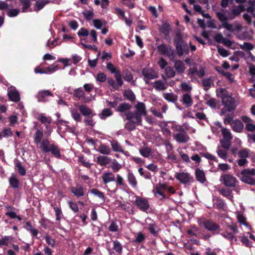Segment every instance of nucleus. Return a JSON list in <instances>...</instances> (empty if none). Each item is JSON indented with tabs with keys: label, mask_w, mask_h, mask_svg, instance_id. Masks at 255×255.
Wrapping results in <instances>:
<instances>
[{
	"label": "nucleus",
	"mask_w": 255,
	"mask_h": 255,
	"mask_svg": "<svg viewBox=\"0 0 255 255\" xmlns=\"http://www.w3.org/2000/svg\"><path fill=\"white\" fill-rule=\"evenodd\" d=\"M111 145L113 151L116 152H124L122 147L120 143L116 140H112L111 141Z\"/></svg>",
	"instance_id": "obj_35"
},
{
	"label": "nucleus",
	"mask_w": 255,
	"mask_h": 255,
	"mask_svg": "<svg viewBox=\"0 0 255 255\" xmlns=\"http://www.w3.org/2000/svg\"><path fill=\"white\" fill-rule=\"evenodd\" d=\"M175 178L181 183L183 184H189L193 181V177L188 172L183 171L176 172Z\"/></svg>",
	"instance_id": "obj_9"
},
{
	"label": "nucleus",
	"mask_w": 255,
	"mask_h": 255,
	"mask_svg": "<svg viewBox=\"0 0 255 255\" xmlns=\"http://www.w3.org/2000/svg\"><path fill=\"white\" fill-rule=\"evenodd\" d=\"M115 78L116 79V83L119 86V88L121 87L123 84V81L122 80V75L121 72H118L117 74H115Z\"/></svg>",
	"instance_id": "obj_54"
},
{
	"label": "nucleus",
	"mask_w": 255,
	"mask_h": 255,
	"mask_svg": "<svg viewBox=\"0 0 255 255\" xmlns=\"http://www.w3.org/2000/svg\"><path fill=\"white\" fill-rule=\"evenodd\" d=\"M91 193L99 198L102 199L103 201H105L104 195L103 192L97 189H93L91 191Z\"/></svg>",
	"instance_id": "obj_52"
},
{
	"label": "nucleus",
	"mask_w": 255,
	"mask_h": 255,
	"mask_svg": "<svg viewBox=\"0 0 255 255\" xmlns=\"http://www.w3.org/2000/svg\"><path fill=\"white\" fill-rule=\"evenodd\" d=\"M163 97L167 101L170 102H175L177 100V96L172 93H164Z\"/></svg>",
	"instance_id": "obj_36"
},
{
	"label": "nucleus",
	"mask_w": 255,
	"mask_h": 255,
	"mask_svg": "<svg viewBox=\"0 0 255 255\" xmlns=\"http://www.w3.org/2000/svg\"><path fill=\"white\" fill-rule=\"evenodd\" d=\"M68 204L70 208L74 212L77 213L79 211V208L77 204L72 201H68Z\"/></svg>",
	"instance_id": "obj_61"
},
{
	"label": "nucleus",
	"mask_w": 255,
	"mask_h": 255,
	"mask_svg": "<svg viewBox=\"0 0 255 255\" xmlns=\"http://www.w3.org/2000/svg\"><path fill=\"white\" fill-rule=\"evenodd\" d=\"M243 11L242 5L237 6L230 11L228 17L223 11H216V15L221 22L219 28H224L228 31L234 33L238 39H243L244 36L240 33L243 29L242 24L238 22L231 23L228 21V19L232 20L235 18Z\"/></svg>",
	"instance_id": "obj_1"
},
{
	"label": "nucleus",
	"mask_w": 255,
	"mask_h": 255,
	"mask_svg": "<svg viewBox=\"0 0 255 255\" xmlns=\"http://www.w3.org/2000/svg\"><path fill=\"white\" fill-rule=\"evenodd\" d=\"M203 85L204 87V89L207 90L209 89L211 86L213 84V81L211 78L205 79L203 80Z\"/></svg>",
	"instance_id": "obj_50"
},
{
	"label": "nucleus",
	"mask_w": 255,
	"mask_h": 255,
	"mask_svg": "<svg viewBox=\"0 0 255 255\" xmlns=\"http://www.w3.org/2000/svg\"><path fill=\"white\" fill-rule=\"evenodd\" d=\"M53 94L49 90H41L38 92L36 95V98L38 102H45L47 101V97L48 96H52Z\"/></svg>",
	"instance_id": "obj_16"
},
{
	"label": "nucleus",
	"mask_w": 255,
	"mask_h": 255,
	"mask_svg": "<svg viewBox=\"0 0 255 255\" xmlns=\"http://www.w3.org/2000/svg\"><path fill=\"white\" fill-rule=\"evenodd\" d=\"M134 203L136 207L142 211H146L149 207V203L146 198L139 196L135 197Z\"/></svg>",
	"instance_id": "obj_11"
},
{
	"label": "nucleus",
	"mask_w": 255,
	"mask_h": 255,
	"mask_svg": "<svg viewBox=\"0 0 255 255\" xmlns=\"http://www.w3.org/2000/svg\"><path fill=\"white\" fill-rule=\"evenodd\" d=\"M83 14L87 20H91L94 16V13L89 10H85L83 12Z\"/></svg>",
	"instance_id": "obj_57"
},
{
	"label": "nucleus",
	"mask_w": 255,
	"mask_h": 255,
	"mask_svg": "<svg viewBox=\"0 0 255 255\" xmlns=\"http://www.w3.org/2000/svg\"><path fill=\"white\" fill-rule=\"evenodd\" d=\"M176 49L177 54L181 56L184 54H187L189 52L188 46L182 40H178L176 44Z\"/></svg>",
	"instance_id": "obj_12"
},
{
	"label": "nucleus",
	"mask_w": 255,
	"mask_h": 255,
	"mask_svg": "<svg viewBox=\"0 0 255 255\" xmlns=\"http://www.w3.org/2000/svg\"><path fill=\"white\" fill-rule=\"evenodd\" d=\"M13 239V237L10 236H5L2 238L0 239V246H8L9 243H10Z\"/></svg>",
	"instance_id": "obj_39"
},
{
	"label": "nucleus",
	"mask_w": 255,
	"mask_h": 255,
	"mask_svg": "<svg viewBox=\"0 0 255 255\" xmlns=\"http://www.w3.org/2000/svg\"><path fill=\"white\" fill-rule=\"evenodd\" d=\"M248 3L249 6L246 8V10L255 17V0H250Z\"/></svg>",
	"instance_id": "obj_30"
},
{
	"label": "nucleus",
	"mask_w": 255,
	"mask_h": 255,
	"mask_svg": "<svg viewBox=\"0 0 255 255\" xmlns=\"http://www.w3.org/2000/svg\"><path fill=\"white\" fill-rule=\"evenodd\" d=\"M9 182L10 186L12 188H16L18 187L19 181L17 180V179L14 176H12L9 178Z\"/></svg>",
	"instance_id": "obj_47"
},
{
	"label": "nucleus",
	"mask_w": 255,
	"mask_h": 255,
	"mask_svg": "<svg viewBox=\"0 0 255 255\" xmlns=\"http://www.w3.org/2000/svg\"><path fill=\"white\" fill-rule=\"evenodd\" d=\"M217 97L222 99L224 107L221 110V114L225 115L226 112H230L235 110V100L224 89L220 88L216 90Z\"/></svg>",
	"instance_id": "obj_2"
},
{
	"label": "nucleus",
	"mask_w": 255,
	"mask_h": 255,
	"mask_svg": "<svg viewBox=\"0 0 255 255\" xmlns=\"http://www.w3.org/2000/svg\"><path fill=\"white\" fill-rule=\"evenodd\" d=\"M79 109L81 114L84 116L90 115L93 116L96 115L95 114H93L92 110L86 105H80L79 106Z\"/></svg>",
	"instance_id": "obj_23"
},
{
	"label": "nucleus",
	"mask_w": 255,
	"mask_h": 255,
	"mask_svg": "<svg viewBox=\"0 0 255 255\" xmlns=\"http://www.w3.org/2000/svg\"><path fill=\"white\" fill-rule=\"evenodd\" d=\"M71 114L73 119L76 122L81 121V116L76 109H71Z\"/></svg>",
	"instance_id": "obj_43"
},
{
	"label": "nucleus",
	"mask_w": 255,
	"mask_h": 255,
	"mask_svg": "<svg viewBox=\"0 0 255 255\" xmlns=\"http://www.w3.org/2000/svg\"><path fill=\"white\" fill-rule=\"evenodd\" d=\"M217 153L218 155L222 159H226L227 157V151L219 148L217 150Z\"/></svg>",
	"instance_id": "obj_62"
},
{
	"label": "nucleus",
	"mask_w": 255,
	"mask_h": 255,
	"mask_svg": "<svg viewBox=\"0 0 255 255\" xmlns=\"http://www.w3.org/2000/svg\"><path fill=\"white\" fill-rule=\"evenodd\" d=\"M131 108V106L130 104L123 103L119 105L117 109V111L124 113L125 116L127 118V114L128 113H132V112L130 111Z\"/></svg>",
	"instance_id": "obj_18"
},
{
	"label": "nucleus",
	"mask_w": 255,
	"mask_h": 255,
	"mask_svg": "<svg viewBox=\"0 0 255 255\" xmlns=\"http://www.w3.org/2000/svg\"><path fill=\"white\" fill-rule=\"evenodd\" d=\"M237 218L238 221L241 225H244L245 226H248V224L246 221V218L239 212H237Z\"/></svg>",
	"instance_id": "obj_44"
},
{
	"label": "nucleus",
	"mask_w": 255,
	"mask_h": 255,
	"mask_svg": "<svg viewBox=\"0 0 255 255\" xmlns=\"http://www.w3.org/2000/svg\"><path fill=\"white\" fill-rule=\"evenodd\" d=\"M165 74L169 78L173 77L175 75V72L171 67H167L165 69Z\"/></svg>",
	"instance_id": "obj_53"
},
{
	"label": "nucleus",
	"mask_w": 255,
	"mask_h": 255,
	"mask_svg": "<svg viewBox=\"0 0 255 255\" xmlns=\"http://www.w3.org/2000/svg\"><path fill=\"white\" fill-rule=\"evenodd\" d=\"M157 49L160 54L166 56L170 60H173L174 58V51L170 46L161 44L157 46Z\"/></svg>",
	"instance_id": "obj_7"
},
{
	"label": "nucleus",
	"mask_w": 255,
	"mask_h": 255,
	"mask_svg": "<svg viewBox=\"0 0 255 255\" xmlns=\"http://www.w3.org/2000/svg\"><path fill=\"white\" fill-rule=\"evenodd\" d=\"M128 180L129 184L133 187H136L137 181L133 174L131 172H128Z\"/></svg>",
	"instance_id": "obj_33"
},
{
	"label": "nucleus",
	"mask_w": 255,
	"mask_h": 255,
	"mask_svg": "<svg viewBox=\"0 0 255 255\" xmlns=\"http://www.w3.org/2000/svg\"><path fill=\"white\" fill-rule=\"evenodd\" d=\"M174 67L177 72L179 73H183L185 69L184 63L180 60H177L175 62Z\"/></svg>",
	"instance_id": "obj_29"
},
{
	"label": "nucleus",
	"mask_w": 255,
	"mask_h": 255,
	"mask_svg": "<svg viewBox=\"0 0 255 255\" xmlns=\"http://www.w3.org/2000/svg\"><path fill=\"white\" fill-rule=\"evenodd\" d=\"M219 192L224 196L228 197L231 200H233V196L232 195V192L231 190L228 189H222L219 190Z\"/></svg>",
	"instance_id": "obj_41"
},
{
	"label": "nucleus",
	"mask_w": 255,
	"mask_h": 255,
	"mask_svg": "<svg viewBox=\"0 0 255 255\" xmlns=\"http://www.w3.org/2000/svg\"><path fill=\"white\" fill-rule=\"evenodd\" d=\"M124 96L127 99L131 101H134L135 99V97L134 93L130 90H126L124 93Z\"/></svg>",
	"instance_id": "obj_45"
},
{
	"label": "nucleus",
	"mask_w": 255,
	"mask_h": 255,
	"mask_svg": "<svg viewBox=\"0 0 255 255\" xmlns=\"http://www.w3.org/2000/svg\"><path fill=\"white\" fill-rule=\"evenodd\" d=\"M134 107L135 111L128 114L142 121V117L146 116L147 113L145 104L141 102H137Z\"/></svg>",
	"instance_id": "obj_5"
},
{
	"label": "nucleus",
	"mask_w": 255,
	"mask_h": 255,
	"mask_svg": "<svg viewBox=\"0 0 255 255\" xmlns=\"http://www.w3.org/2000/svg\"><path fill=\"white\" fill-rule=\"evenodd\" d=\"M180 87L182 90L186 92H190L192 88L191 85L186 82H182Z\"/></svg>",
	"instance_id": "obj_55"
},
{
	"label": "nucleus",
	"mask_w": 255,
	"mask_h": 255,
	"mask_svg": "<svg viewBox=\"0 0 255 255\" xmlns=\"http://www.w3.org/2000/svg\"><path fill=\"white\" fill-rule=\"evenodd\" d=\"M142 75L144 76V80L146 84H149V80L157 78L158 74L152 68H145L142 71Z\"/></svg>",
	"instance_id": "obj_10"
},
{
	"label": "nucleus",
	"mask_w": 255,
	"mask_h": 255,
	"mask_svg": "<svg viewBox=\"0 0 255 255\" xmlns=\"http://www.w3.org/2000/svg\"><path fill=\"white\" fill-rule=\"evenodd\" d=\"M216 125L219 128H221V132L223 137V139L228 140H231L232 139L233 135L230 129L222 127V124L220 122H217V123H216Z\"/></svg>",
	"instance_id": "obj_17"
},
{
	"label": "nucleus",
	"mask_w": 255,
	"mask_h": 255,
	"mask_svg": "<svg viewBox=\"0 0 255 255\" xmlns=\"http://www.w3.org/2000/svg\"><path fill=\"white\" fill-rule=\"evenodd\" d=\"M170 29V26L168 25L164 24L160 28V30L165 35H167L169 34Z\"/></svg>",
	"instance_id": "obj_59"
},
{
	"label": "nucleus",
	"mask_w": 255,
	"mask_h": 255,
	"mask_svg": "<svg viewBox=\"0 0 255 255\" xmlns=\"http://www.w3.org/2000/svg\"><path fill=\"white\" fill-rule=\"evenodd\" d=\"M218 102L214 98H211L206 102V104L212 108H215L217 106Z\"/></svg>",
	"instance_id": "obj_58"
},
{
	"label": "nucleus",
	"mask_w": 255,
	"mask_h": 255,
	"mask_svg": "<svg viewBox=\"0 0 255 255\" xmlns=\"http://www.w3.org/2000/svg\"><path fill=\"white\" fill-rule=\"evenodd\" d=\"M51 152L52 154L56 158H60L61 154L60 150L58 146L54 144H52L50 148L49 149V152Z\"/></svg>",
	"instance_id": "obj_37"
},
{
	"label": "nucleus",
	"mask_w": 255,
	"mask_h": 255,
	"mask_svg": "<svg viewBox=\"0 0 255 255\" xmlns=\"http://www.w3.org/2000/svg\"><path fill=\"white\" fill-rule=\"evenodd\" d=\"M7 95L10 101L18 102L20 101V96L18 92L13 86H11L7 89Z\"/></svg>",
	"instance_id": "obj_13"
},
{
	"label": "nucleus",
	"mask_w": 255,
	"mask_h": 255,
	"mask_svg": "<svg viewBox=\"0 0 255 255\" xmlns=\"http://www.w3.org/2000/svg\"><path fill=\"white\" fill-rule=\"evenodd\" d=\"M220 181L226 187H234L238 183V180L233 175L225 174L221 176Z\"/></svg>",
	"instance_id": "obj_8"
},
{
	"label": "nucleus",
	"mask_w": 255,
	"mask_h": 255,
	"mask_svg": "<svg viewBox=\"0 0 255 255\" xmlns=\"http://www.w3.org/2000/svg\"><path fill=\"white\" fill-rule=\"evenodd\" d=\"M196 179L201 183H204L206 179L204 171L200 169H197L195 172Z\"/></svg>",
	"instance_id": "obj_27"
},
{
	"label": "nucleus",
	"mask_w": 255,
	"mask_h": 255,
	"mask_svg": "<svg viewBox=\"0 0 255 255\" xmlns=\"http://www.w3.org/2000/svg\"><path fill=\"white\" fill-rule=\"evenodd\" d=\"M39 144H40V148L43 152H49V149L50 148L52 144L50 143V142L48 139H44Z\"/></svg>",
	"instance_id": "obj_26"
},
{
	"label": "nucleus",
	"mask_w": 255,
	"mask_h": 255,
	"mask_svg": "<svg viewBox=\"0 0 255 255\" xmlns=\"http://www.w3.org/2000/svg\"><path fill=\"white\" fill-rule=\"evenodd\" d=\"M157 228L154 224H150L148 225V230L151 234L153 235H156L157 233Z\"/></svg>",
	"instance_id": "obj_63"
},
{
	"label": "nucleus",
	"mask_w": 255,
	"mask_h": 255,
	"mask_svg": "<svg viewBox=\"0 0 255 255\" xmlns=\"http://www.w3.org/2000/svg\"><path fill=\"white\" fill-rule=\"evenodd\" d=\"M106 67L107 69L111 72V73L117 74L118 72H120L118 70L116 67L111 62H108L107 63Z\"/></svg>",
	"instance_id": "obj_51"
},
{
	"label": "nucleus",
	"mask_w": 255,
	"mask_h": 255,
	"mask_svg": "<svg viewBox=\"0 0 255 255\" xmlns=\"http://www.w3.org/2000/svg\"><path fill=\"white\" fill-rule=\"evenodd\" d=\"M254 176H255V169H246L241 172L240 177L243 182L254 185L255 184V180L253 177Z\"/></svg>",
	"instance_id": "obj_4"
},
{
	"label": "nucleus",
	"mask_w": 255,
	"mask_h": 255,
	"mask_svg": "<svg viewBox=\"0 0 255 255\" xmlns=\"http://www.w3.org/2000/svg\"><path fill=\"white\" fill-rule=\"evenodd\" d=\"M167 87L166 83L161 80H157L153 83V87L158 91L165 90Z\"/></svg>",
	"instance_id": "obj_22"
},
{
	"label": "nucleus",
	"mask_w": 255,
	"mask_h": 255,
	"mask_svg": "<svg viewBox=\"0 0 255 255\" xmlns=\"http://www.w3.org/2000/svg\"><path fill=\"white\" fill-rule=\"evenodd\" d=\"M127 120L128 121L125 126V128L128 131H131L135 129L136 126H141L142 121L133 117L129 114H127Z\"/></svg>",
	"instance_id": "obj_6"
},
{
	"label": "nucleus",
	"mask_w": 255,
	"mask_h": 255,
	"mask_svg": "<svg viewBox=\"0 0 255 255\" xmlns=\"http://www.w3.org/2000/svg\"><path fill=\"white\" fill-rule=\"evenodd\" d=\"M34 6V10L38 11L42 9L44 6L49 2L48 0H36Z\"/></svg>",
	"instance_id": "obj_24"
},
{
	"label": "nucleus",
	"mask_w": 255,
	"mask_h": 255,
	"mask_svg": "<svg viewBox=\"0 0 255 255\" xmlns=\"http://www.w3.org/2000/svg\"><path fill=\"white\" fill-rule=\"evenodd\" d=\"M167 187L166 183L159 184L157 185L155 188L153 190V192L156 196L158 195L160 199L165 198L164 190Z\"/></svg>",
	"instance_id": "obj_14"
},
{
	"label": "nucleus",
	"mask_w": 255,
	"mask_h": 255,
	"mask_svg": "<svg viewBox=\"0 0 255 255\" xmlns=\"http://www.w3.org/2000/svg\"><path fill=\"white\" fill-rule=\"evenodd\" d=\"M74 96L79 99L85 98V93L81 88L76 89L74 91Z\"/></svg>",
	"instance_id": "obj_46"
},
{
	"label": "nucleus",
	"mask_w": 255,
	"mask_h": 255,
	"mask_svg": "<svg viewBox=\"0 0 255 255\" xmlns=\"http://www.w3.org/2000/svg\"><path fill=\"white\" fill-rule=\"evenodd\" d=\"M98 151L104 154H109L111 152V149L105 144H101L98 147Z\"/></svg>",
	"instance_id": "obj_38"
},
{
	"label": "nucleus",
	"mask_w": 255,
	"mask_h": 255,
	"mask_svg": "<svg viewBox=\"0 0 255 255\" xmlns=\"http://www.w3.org/2000/svg\"><path fill=\"white\" fill-rule=\"evenodd\" d=\"M221 235L226 239L228 240H233V239H235V240L236 241L237 239L235 238V236L231 233H229L227 232H224L221 234Z\"/></svg>",
	"instance_id": "obj_60"
},
{
	"label": "nucleus",
	"mask_w": 255,
	"mask_h": 255,
	"mask_svg": "<svg viewBox=\"0 0 255 255\" xmlns=\"http://www.w3.org/2000/svg\"><path fill=\"white\" fill-rule=\"evenodd\" d=\"M71 192L77 197H82L84 195V188L81 186H77L71 188Z\"/></svg>",
	"instance_id": "obj_25"
},
{
	"label": "nucleus",
	"mask_w": 255,
	"mask_h": 255,
	"mask_svg": "<svg viewBox=\"0 0 255 255\" xmlns=\"http://www.w3.org/2000/svg\"><path fill=\"white\" fill-rule=\"evenodd\" d=\"M113 249L117 253L120 254L122 252V246L118 241H114Z\"/></svg>",
	"instance_id": "obj_49"
},
{
	"label": "nucleus",
	"mask_w": 255,
	"mask_h": 255,
	"mask_svg": "<svg viewBox=\"0 0 255 255\" xmlns=\"http://www.w3.org/2000/svg\"><path fill=\"white\" fill-rule=\"evenodd\" d=\"M1 133L2 134V137H8L12 135V132L9 128H4L2 131Z\"/></svg>",
	"instance_id": "obj_56"
},
{
	"label": "nucleus",
	"mask_w": 255,
	"mask_h": 255,
	"mask_svg": "<svg viewBox=\"0 0 255 255\" xmlns=\"http://www.w3.org/2000/svg\"><path fill=\"white\" fill-rule=\"evenodd\" d=\"M232 129L237 132H241L243 129L244 125L238 119H235L231 126Z\"/></svg>",
	"instance_id": "obj_20"
},
{
	"label": "nucleus",
	"mask_w": 255,
	"mask_h": 255,
	"mask_svg": "<svg viewBox=\"0 0 255 255\" xmlns=\"http://www.w3.org/2000/svg\"><path fill=\"white\" fill-rule=\"evenodd\" d=\"M181 102L186 106V107H190L193 104V100L191 95L189 93H186L182 96Z\"/></svg>",
	"instance_id": "obj_21"
},
{
	"label": "nucleus",
	"mask_w": 255,
	"mask_h": 255,
	"mask_svg": "<svg viewBox=\"0 0 255 255\" xmlns=\"http://www.w3.org/2000/svg\"><path fill=\"white\" fill-rule=\"evenodd\" d=\"M111 158L107 156L100 155L97 157V162L102 166H105L111 162Z\"/></svg>",
	"instance_id": "obj_28"
},
{
	"label": "nucleus",
	"mask_w": 255,
	"mask_h": 255,
	"mask_svg": "<svg viewBox=\"0 0 255 255\" xmlns=\"http://www.w3.org/2000/svg\"><path fill=\"white\" fill-rule=\"evenodd\" d=\"M171 128L178 132L173 134V138L178 143H186L189 140V136L182 126L173 123Z\"/></svg>",
	"instance_id": "obj_3"
},
{
	"label": "nucleus",
	"mask_w": 255,
	"mask_h": 255,
	"mask_svg": "<svg viewBox=\"0 0 255 255\" xmlns=\"http://www.w3.org/2000/svg\"><path fill=\"white\" fill-rule=\"evenodd\" d=\"M58 69V65H51L46 68V70L47 74H51L56 71Z\"/></svg>",
	"instance_id": "obj_64"
},
{
	"label": "nucleus",
	"mask_w": 255,
	"mask_h": 255,
	"mask_svg": "<svg viewBox=\"0 0 255 255\" xmlns=\"http://www.w3.org/2000/svg\"><path fill=\"white\" fill-rule=\"evenodd\" d=\"M102 181L105 184H107L111 182L115 181V176L111 172H104L101 176Z\"/></svg>",
	"instance_id": "obj_19"
},
{
	"label": "nucleus",
	"mask_w": 255,
	"mask_h": 255,
	"mask_svg": "<svg viewBox=\"0 0 255 255\" xmlns=\"http://www.w3.org/2000/svg\"><path fill=\"white\" fill-rule=\"evenodd\" d=\"M43 136V131L40 129H37L34 134V141L37 145L42 141L41 139Z\"/></svg>",
	"instance_id": "obj_31"
},
{
	"label": "nucleus",
	"mask_w": 255,
	"mask_h": 255,
	"mask_svg": "<svg viewBox=\"0 0 255 255\" xmlns=\"http://www.w3.org/2000/svg\"><path fill=\"white\" fill-rule=\"evenodd\" d=\"M140 154L144 157H149L151 155V150L147 146H143L139 149Z\"/></svg>",
	"instance_id": "obj_32"
},
{
	"label": "nucleus",
	"mask_w": 255,
	"mask_h": 255,
	"mask_svg": "<svg viewBox=\"0 0 255 255\" xmlns=\"http://www.w3.org/2000/svg\"><path fill=\"white\" fill-rule=\"evenodd\" d=\"M112 112L110 109H105L102 110L101 113L99 115L100 119L104 120L106 118L111 116L112 115Z\"/></svg>",
	"instance_id": "obj_42"
},
{
	"label": "nucleus",
	"mask_w": 255,
	"mask_h": 255,
	"mask_svg": "<svg viewBox=\"0 0 255 255\" xmlns=\"http://www.w3.org/2000/svg\"><path fill=\"white\" fill-rule=\"evenodd\" d=\"M37 119L42 124H46V128H49V125L51 122V119L50 118H47L44 115L40 114Z\"/></svg>",
	"instance_id": "obj_34"
},
{
	"label": "nucleus",
	"mask_w": 255,
	"mask_h": 255,
	"mask_svg": "<svg viewBox=\"0 0 255 255\" xmlns=\"http://www.w3.org/2000/svg\"><path fill=\"white\" fill-rule=\"evenodd\" d=\"M205 228L210 232H215L218 231L220 226L211 220H207L201 223Z\"/></svg>",
	"instance_id": "obj_15"
},
{
	"label": "nucleus",
	"mask_w": 255,
	"mask_h": 255,
	"mask_svg": "<svg viewBox=\"0 0 255 255\" xmlns=\"http://www.w3.org/2000/svg\"><path fill=\"white\" fill-rule=\"evenodd\" d=\"M240 48L246 51L251 50L254 48V45L250 42H244L242 44H240Z\"/></svg>",
	"instance_id": "obj_40"
},
{
	"label": "nucleus",
	"mask_w": 255,
	"mask_h": 255,
	"mask_svg": "<svg viewBox=\"0 0 255 255\" xmlns=\"http://www.w3.org/2000/svg\"><path fill=\"white\" fill-rule=\"evenodd\" d=\"M111 168L115 172L119 171L122 168V165L116 159L113 160L111 165Z\"/></svg>",
	"instance_id": "obj_48"
}]
</instances>
